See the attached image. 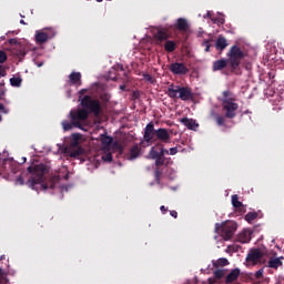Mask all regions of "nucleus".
Wrapping results in <instances>:
<instances>
[{"label":"nucleus","instance_id":"nucleus-24","mask_svg":"<svg viewBox=\"0 0 284 284\" xmlns=\"http://www.w3.org/2000/svg\"><path fill=\"white\" fill-rule=\"evenodd\" d=\"M100 141L102 145H112V141H114V139L108 135V133H102L100 134Z\"/></svg>","mask_w":284,"mask_h":284},{"label":"nucleus","instance_id":"nucleus-8","mask_svg":"<svg viewBox=\"0 0 284 284\" xmlns=\"http://www.w3.org/2000/svg\"><path fill=\"white\" fill-rule=\"evenodd\" d=\"M83 110L89 112V114H94V116L101 115V102L98 99H92L90 95H84L80 100Z\"/></svg>","mask_w":284,"mask_h":284},{"label":"nucleus","instance_id":"nucleus-49","mask_svg":"<svg viewBox=\"0 0 284 284\" xmlns=\"http://www.w3.org/2000/svg\"><path fill=\"white\" fill-rule=\"evenodd\" d=\"M0 88H6V81L3 80L0 81Z\"/></svg>","mask_w":284,"mask_h":284},{"label":"nucleus","instance_id":"nucleus-33","mask_svg":"<svg viewBox=\"0 0 284 284\" xmlns=\"http://www.w3.org/2000/svg\"><path fill=\"white\" fill-rule=\"evenodd\" d=\"M142 77H143L144 81H148L149 83H154V82L156 81V80H155L152 75H150L149 73H143Z\"/></svg>","mask_w":284,"mask_h":284},{"label":"nucleus","instance_id":"nucleus-29","mask_svg":"<svg viewBox=\"0 0 284 284\" xmlns=\"http://www.w3.org/2000/svg\"><path fill=\"white\" fill-rule=\"evenodd\" d=\"M255 219H258V213L256 212H248L245 215V221H247V223H252V221H255Z\"/></svg>","mask_w":284,"mask_h":284},{"label":"nucleus","instance_id":"nucleus-23","mask_svg":"<svg viewBox=\"0 0 284 284\" xmlns=\"http://www.w3.org/2000/svg\"><path fill=\"white\" fill-rule=\"evenodd\" d=\"M231 203L233 205V207H235V210H243L244 205L243 202L239 201V195L234 194L231 196Z\"/></svg>","mask_w":284,"mask_h":284},{"label":"nucleus","instance_id":"nucleus-32","mask_svg":"<svg viewBox=\"0 0 284 284\" xmlns=\"http://www.w3.org/2000/svg\"><path fill=\"white\" fill-rule=\"evenodd\" d=\"M225 276V271L224 270H216L214 272V277L217 280V281H221V278Z\"/></svg>","mask_w":284,"mask_h":284},{"label":"nucleus","instance_id":"nucleus-43","mask_svg":"<svg viewBox=\"0 0 284 284\" xmlns=\"http://www.w3.org/2000/svg\"><path fill=\"white\" fill-rule=\"evenodd\" d=\"M85 92H88L87 89H82V90L79 91V94H80L79 101H81V98L83 97V94H85Z\"/></svg>","mask_w":284,"mask_h":284},{"label":"nucleus","instance_id":"nucleus-22","mask_svg":"<svg viewBox=\"0 0 284 284\" xmlns=\"http://www.w3.org/2000/svg\"><path fill=\"white\" fill-rule=\"evenodd\" d=\"M154 38L158 41H168V39H170V33H168V31L165 30H159L155 34Z\"/></svg>","mask_w":284,"mask_h":284},{"label":"nucleus","instance_id":"nucleus-2","mask_svg":"<svg viewBox=\"0 0 284 284\" xmlns=\"http://www.w3.org/2000/svg\"><path fill=\"white\" fill-rule=\"evenodd\" d=\"M165 154L174 156V154H179V148L174 146L168 151L162 143H156L149 151V159L154 161V179L158 185H161V176L163 174V170L161 168L166 163Z\"/></svg>","mask_w":284,"mask_h":284},{"label":"nucleus","instance_id":"nucleus-4","mask_svg":"<svg viewBox=\"0 0 284 284\" xmlns=\"http://www.w3.org/2000/svg\"><path fill=\"white\" fill-rule=\"evenodd\" d=\"M220 101L222 103V110L224 111L225 119H235L239 110V103H236L234 93L230 90L223 91Z\"/></svg>","mask_w":284,"mask_h":284},{"label":"nucleus","instance_id":"nucleus-57","mask_svg":"<svg viewBox=\"0 0 284 284\" xmlns=\"http://www.w3.org/2000/svg\"><path fill=\"white\" fill-rule=\"evenodd\" d=\"M0 39L1 41H6V36H2Z\"/></svg>","mask_w":284,"mask_h":284},{"label":"nucleus","instance_id":"nucleus-28","mask_svg":"<svg viewBox=\"0 0 284 284\" xmlns=\"http://www.w3.org/2000/svg\"><path fill=\"white\" fill-rule=\"evenodd\" d=\"M62 128L64 132H70L74 128L73 120L69 122L68 120L62 121Z\"/></svg>","mask_w":284,"mask_h":284},{"label":"nucleus","instance_id":"nucleus-13","mask_svg":"<svg viewBox=\"0 0 284 284\" xmlns=\"http://www.w3.org/2000/svg\"><path fill=\"white\" fill-rule=\"evenodd\" d=\"M174 28L179 30V32H187V30H190V24L185 18H179Z\"/></svg>","mask_w":284,"mask_h":284},{"label":"nucleus","instance_id":"nucleus-25","mask_svg":"<svg viewBox=\"0 0 284 284\" xmlns=\"http://www.w3.org/2000/svg\"><path fill=\"white\" fill-rule=\"evenodd\" d=\"M164 50L165 52H174V50H176V42L172 40H166V42L164 43Z\"/></svg>","mask_w":284,"mask_h":284},{"label":"nucleus","instance_id":"nucleus-5","mask_svg":"<svg viewBox=\"0 0 284 284\" xmlns=\"http://www.w3.org/2000/svg\"><path fill=\"white\" fill-rule=\"evenodd\" d=\"M166 94L170 99H181V101H192L194 93L190 87L170 84Z\"/></svg>","mask_w":284,"mask_h":284},{"label":"nucleus","instance_id":"nucleus-17","mask_svg":"<svg viewBox=\"0 0 284 284\" xmlns=\"http://www.w3.org/2000/svg\"><path fill=\"white\" fill-rule=\"evenodd\" d=\"M283 256L281 257H271L268 261V267L272 270H278V267L283 266V261H281Z\"/></svg>","mask_w":284,"mask_h":284},{"label":"nucleus","instance_id":"nucleus-34","mask_svg":"<svg viewBox=\"0 0 284 284\" xmlns=\"http://www.w3.org/2000/svg\"><path fill=\"white\" fill-rule=\"evenodd\" d=\"M215 121H216L217 125H225V116H223V115H216Z\"/></svg>","mask_w":284,"mask_h":284},{"label":"nucleus","instance_id":"nucleus-47","mask_svg":"<svg viewBox=\"0 0 284 284\" xmlns=\"http://www.w3.org/2000/svg\"><path fill=\"white\" fill-rule=\"evenodd\" d=\"M72 136H73V139L77 141V140H79V139L81 138V134H79V133H73Z\"/></svg>","mask_w":284,"mask_h":284},{"label":"nucleus","instance_id":"nucleus-20","mask_svg":"<svg viewBox=\"0 0 284 284\" xmlns=\"http://www.w3.org/2000/svg\"><path fill=\"white\" fill-rule=\"evenodd\" d=\"M69 79L72 85H81V72H72Z\"/></svg>","mask_w":284,"mask_h":284},{"label":"nucleus","instance_id":"nucleus-55","mask_svg":"<svg viewBox=\"0 0 284 284\" xmlns=\"http://www.w3.org/2000/svg\"><path fill=\"white\" fill-rule=\"evenodd\" d=\"M3 260H6V255L0 256V261H3Z\"/></svg>","mask_w":284,"mask_h":284},{"label":"nucleus","instance_id":"nucleus-61","mask_svg":"<svg viewBox=\"0 0 284 284\" xmlns=\"http://www.w3.org/2000/svg\"><path fill=\"white\" fill-rule=\"evenodd\" d=\"M23 163H26V158H23Z\"/></svg>","mask_w":284,"mask_h":284},{"label":"nucleus","instance_id":"nucleus-18","mask_svg":"<svg viewBox=\"0 0 284 284\" xmlns=\"http://www.w3.org/2000/svg\"><path fill=\"white\" fill-rule=\"evenodd\" d=\"M215 48L216 50H220L221 52H223V50L227 48V39H225V37L223 36H220L215 42Z\"/></svg>","mask_w":284,"mask_h":284},{"label":"nucleus","instance_id":"nucleus-36","mask_svg":"<svg viewBox=\"0 0 284 284\" xmlns=\"http://www.w3.org/2000/svg\"><path fill=\"white\" fill-rule=\"evenodd\" d=\"M263 274H264V270H263V268H260V270L255 273L254 277L258 281V280L263 278Z\"/></svg>","mask_w":284,"mask_h":284},{"label":"nucleus","instance_id":"nucleus-58","mask_svg":"<svg viewBox=\"0 0 284 284\" xmlns=\"http://www.w3.org/2000/svg\"><path fill=\"white\" fill-rule=\"evenodd\" d=\"M120 89L125 90V85H121Z\"/></svg>","mask_w":284,"mask_h":284},{"label":"nucleus","instance_id":"nucleus-44","mask_svg":"<svg viewBox=\"0 0 284 284\" xmlns=\"http://www.w3.org/2000/svg\"><path fill=\"white\" fill-rule=\"evenodd\" d=\"M171 216H173V219H178L179 217V213L176 211H170Z\"/></svg>","mask_w":284,"mask_h":284},{"label":"nucleus","instance_id":"nucleus-14","mask_svg":"<svg viewBox=\"0 0 284 284\" xmlns=\"http://www.w3.org/2000/svg\"><path fill=\"white\" fill-rule=\"evenodd\" d=\"M241 276V268H234L225 277L226 284H232L234 281H239V277Z\"/></svg>","mask_w":284,"mask_h":284},{"label":"nucleus","instance_id":"nucleus-54","mask_svg":"<svg viewBox=\"0 0 284 284\" xmlns=\"http://www.w3.org/2000/svg\"><path fill=\"white\" fill-rule=\"evenodd\" d=\"M119 150L121 153H123V146L122 145H119Z\"/></svg>","mask_w":284,"mask_h":284},{"label":"nucleus","instance_id":"nucleus-7","mask_svg":"<svg viewBox=\"0 0 284 284\" xmlns=\"http://www.w3.org/2000/svg\"><path fill=\"white\" fill-rule=\"evenodd\" d=\"M226 57L229 58L231 70H239L242 59L247 57V53H245L239 44H234L229 50Z\"/></svg>","mask_w":284,"mask_h":284},{"label":"nucleus","instance_id":"nucleus-41","mask_svg":"<svg viewBox=\"0 0 284 284\" xmlns=\"http://www.w3.org/2000/svg\"><path fill=\"white\" fill-rule=\"evenodd\" d=\"M3 97H6V88L0 87V101H1V99H3Z\"/></svg>","mask_w":284,"mask_h":284},{"label":"nucleus","instance_id":"nucleus-53","mask_svg":"<svg viewBox=\"0 0 284 284\" xmlns=\"http://www.w3.org/2000/svg\"><path fill=\"white\" fill-rule=\"evenodd\" d=\"M134 99H139V94L136 92L133 93Z\"/></svg>","mask_w":284,"mask_h":284},{"label":"nucleus","instance_id":"nucleus-45","mask_svg":"<svg viewBox=\"0 0 284 284\" xmlns=\"http://www.w3.org/2000/svg\"><path fill=\"white\" fill-rule=\"evenodd\" d=\"M17 183H19V185H23V176H19L18 179H17Z\"/></svg>","mask_w":284,"mask_h":284},{"label":"nucleus","instance_id":"nucleus-11","mask_svg":"<svg viewBox=\"0 0 284 284\" xmlns=\"http://www.w3.org/2000/svg\"><path fill=\"white\" fill-rule=\"evenodd\" d=\"M263 256H265V254L262 253L261 248H253L246 256V263L256 265L257 263H261V258H263Z\"/></svg>","mask_w":284,"mask_h":284},{"label":"nucleus","instance_id":"nucleus-16","mask_svg":"<svg viewBox=\"0 0 284 284\" xmlns=\"http://www.w3.org/2000/svg\"><path fill=\"white\" fill-rule=\"evenodd\" d=\"M252 241V232L244 230L242 233L237 235L239 243H250Z\"/></svg>","mask_w":284,"mask_h":284},{"label":"nucleus","instance_id":"nucleus-31","mask_svg":"<svg viewBox=\"0 0 284 284\" xmlns=\"http://www.w3.org/2000/svg\"><path fill=\"white\" fill-rule=\"evenodd\" d=\"M65 153H67L71 159H77V156H81V150H74V151H68V150H65Z\"/></svg>","mask_w":284,"mask_h":284},{"label":"nucleus","instance_id":"nucleus-40","mask_svg":"<svg viewBox=\"0 0 284 284\" xmlns=\"http://www.w3.org/2000/svg\"><path fill=\"white\" fill-rule=\"evenodd\" d=\"M6 74H8V73L6 72V67H3V65L0 64V79H1V77H6Z\"/></svg>","mask_w":284,"mask_h":284},{"label":"nucleus","instance_id":"nucleus-38","mask_svg":"<svg viewBox=\"0 0 284 284\" xmlns=\"http://www.w3.org/2000/svg\"><path fill=\"white\" fill-rule=\"evenodd\" d=\"M203 45L205 47L204 51L210 52V48H212V44H210V40H205L203 42Z\"/></svg>","mask_w":284,"mask_h":284},{"label":"nucleus","instance_id":"nucleus-37","mask_svg":"<svg viewBox=\"0 0 284 284\" xmlns=\"http://www.w3.org/2000/svg\"><path fill=\"white\" fill-rule=\"evenodd\" d=\"M214 23H217V26H224L225 24V18H216L213 20Z\"/></svg>","mask_w":284,"mask_h":284},{"label":"nucleus","instance_id":"nucleus-19","mask_svg":"<svg viewBox=\"0 0 284 284\" xmlns=\"http://www.w3.org/2000/svg\"><path fill=\"white\" fill-rule=\"evenodd\" d=\"M181 123L185 125L189 130H194V128H199L196 121L190 118H182Z\"/></svg>","mask_w":284,"mask_h":284},{"label":"nucleus","instance_id":"nucleus-6","mask_svg":"<svg viewBox=\"0 0 284 284\" xmlns=\"http://www.w3.org/2000/svg\"><path fill=\"white\" fill-rule=\"evenodd\" d=\"M239 225L234 221L215 223L214 232L223 237V241H232Z\"/></svg>","mask_w":284,"mask_h":284},{"label":"nucleus","instance_id":"nucleus-9","mask_svg":"<svg viewBox=\"0 0 284 284\" xmlns=\"http://www.w3.org/2000/svg\"><path fill=\"white\" fill-rule=\"evenodd\" d=\"M70 116L71 121H73L74 128L83 130V124H81V121H87L88 116H90V112L84 109H79L78 111H71Z\"/></svg>","mask_w":284,"mask_h":284},{"label":"nucleus","instance_id":"nucleus-3","mask_svg":"<svg viewBox=\"0 0 284 284\" xmlns=\"http://www.w3.org/2000/svg\"><path fill=\"white\" fill-rule=\"evenodd\" d=\"M170 132L165 128L154 129V123L150 122L144 129L143 140L145 143H170Z\"/></svg>","mask_w":284,"mask_h":284},{"label":"nucleus","instance_id":"nucleus-26","mask_svg":"<svg viewBox=\"0 0 284 284\" xmlns=\"http://www.w3.org/2000/svg\"><path fill=\"white\" fill-rule=\"evenodd\" d=\"M230 265V261L225 257H221L217 261L213 262L214 267H225Z\"/></svg>","mask_w":284,"mask_h":284},{"label":"nucleus","instance_id":"nucleus-39","mask_svg":"<svg viewBox=\"0 0 284 284\" xmlns=\"http://www.w3.org/2000/svg\"><path fill=\"white\" fill-rule=\"evenodd\" d=\"M0 112H2V114H8L10 111L8 109H6L3 103H0Z\"/></svg>","mask_w":284,"mask_h":284},{"label":"nucleus","instance_id":"nucleus-62","mask_svg":"<svg viewBox=\"0 0 284 284\" xmlns=\"http://www.w3.org/2000/svg\"><path fill=\"white\" fill-rule=\"evenodd\" d=\"M0 121H1V115H0Z\"/></svg>","mask_w":284,"mask_h":284},{"label":"nucleus","instance_id":"nucleus-56","mask_svg":"<svg viewBox=\"0 0 284 284\" xmlns=\"http://www.w3.org/2000/svg\"><path fill=\"white\" fill-rule=\"evenodd\" d=\"M206 17H209V18L212 17V13L210 11H207Z\"/></svg>","mask_w":284,"mask_h":284},{"label":"nucleus","instance_id":"nucleus-46","mask_svg":"<svg viewBox=\"0 0 284 284\" xmlns=\"http://www.w3.org/2000/svg\"><path fill=\"white\" fill-rule=\"evenodd\" d=\"M105 161H112V153H108L106 155H105Z\"/></svg>","mask_w":284,"mask_h":284},{"label":"nucleus","instance_id":"nucleus-50","mask_svg":"<svg viewBox=\"0 0 284 284\" xmlns=\"http://www.w3.org/2000/svg\"><path fill=\"white\" fill-rule=\"evenodd\" d=\"M69 179H70V173H67V174L64 175V180H65V181H69Z\"/></svg>","mask_w":284,"mask_h":284},{"label":"nucleus","instance_id":"nucleus-27","mask_svg":"<svg viewBox=\"0 0 284 284\" xmlns=\"http://www.w3.org/2000/svg\"><path fill=\"white\" fill-rule=\"evenodd\" d=\"M10 83L12 88H21V83H23V79H21V77H13L10 79Z\"/></svg>","mask_w":284,"mask_h":284},{"label":"nucleus","instance_id":"nucleus-35","mask_svg":"<svg viewBox=\"0 0 284 284\" xmlns=\"http://www.w3.org/2000/svg\"><path fill=\"white\" fill-rule=\"evenodd\" d=\"M8 61V53L6 51H0V63H6Z\"/></svg>","mask_w":284,"mask_h":284},{"label":"nucleus","instance_id":"nucleus-1","mask_svg":"<svg viewBox=\"0 0 284 284\" xmlns=\"http://www.w3.org/2000/svg\"><path fill=\"white\" fill-rule=\"evenodd\" d=\"M28 173L30 174L29 180L27 181L28 187H31V190H36V192H39V190H54L57 187V183L61 181V176L53 175L48 183H44L45 181V173L48 172V168L45 164H36L34 166H28L27 168Z\"/></svg>","mask_w":284,"mask_h":284},{"label":"nucleus","instance_id":"nucleus-60","mask_svg":"<svg viewBox=\"0 0 284 284\" xmlns=\"http://www.w3.org/2000/svg\"><path fill=\"white\" fill-rule=\"evenodd\" d=\"M120 70L123 72V70H124L123 67H121Z\"/></svg>","mask_w":284,"mask_h":284},{"label":"nucleus","instance_id":"nucleus-51","mask_svg":"<svg viewBox=\"0 0 284 284\" xmlns=\"http://www.w3.org/2000/svg\"><path fill=\"white\" fill-rule=\"evenodd\" d=\"M245 69H246V70H251V69H252V64H250V63L246 64V65H245Z\"/></svg>","mask_w":284,"mask_h":284},{"label":"nucleus","instance_id":"nucleus-48","mask_svg":"<svg viewBox=\"0 0 284 284\" xmlns=\"http://www.w3.org/2000/svg\"><path fill=\"white\" fill-rule=\"evenodd\" d=\"M160 210H161L162 214H165V212H168V209L165 207V205H162L160 207Z\"/></svg>","mask_w":284,"mask_h":284},{"label":"nucleus","instance_id":"nucleus-21","mask_svg":"<svg viewBox=\"0 0 284 284\" xmlns=\"http://www.w3.org/2000/svg\"><path fill=\"white\" fill-rule=\"evenodd\" d=\"M48 39H50V36H48L45 32L40 31L36 33L37 43L43 44L48 41Z\"/></svg>","mask_w":284,"mask_h":284},{"label":"nucleus","instance_id":"nucleus-30","mask_svg":"<svg viewBox=\"0 0 284 284\" xmlns=\"http://www.w3.org/2000/svg\"><path fill=\"white\" fill-rule=\"evenodd\" d=\"M10 280H8V273H6L2 268H0V284H8Z\"/></svg>","mask_w":284,"mask_h":284},{"label":"nucleus","instance_id":"nucleus-10","mask_svg":"<svg viewBox=\"0 0 284 284\" xmlns=\"http://www.w3.org/2000/svg\"><path fill=\"white\" fill-rule=\"evenodd\" d=\"M169 70L172 72V74H176L178 77H184L190 72V69L183 62L171 63Z\"/></svg>","mask_w":284,"mask_h":284},{"label":"nucleus","instance_id":"nucleus-52","mask_svg":"<svg viewBox=\"0 0 284 284\" xmlns=\"http://www.w3.org/2000/svg\"><path fill=\"white\" fill-rule=\"evenodd\" d=\"M20 23H21L22 26H27V24H28V23H26L24 20H20Z\"/></svg>","mask_w":284,"mask_h":284},{"label":"nucleus","instance_id":"nucleus-12","mask_svg":"<svg viewBox=\"0 0 284 284\" xmlns=\"http://www.w3.org/2000/svg\"><path fill=\"white\" fill-rule=\"evenodd\" d=\"M139 156H141V144L135 143L130 148L128 160L134 161V159H139Z\"/></svg>","mask_w":284,"mask_h":284},{"label":"nucleus","instance_id":"nucleus-59","mask_svg":"<svg viewBox=\"0 0 284 284\" xmlns=\"http://www.w3.org/2000/svg\"><path fill=\"white\" fill-rule=\"evenodd\" d=\"M98 3H101V1H103V0H95Z\"/></svg>","mask_w":284,"mask_h":284},{"label":"nucleus","instance_id":"nucleus-42","mask_svg":"<svg viewBox=\"0 0 284 284\" xmlns=\"http://www.w3.org/2000/svg\"><path fill=\"white\" fill-rule=\"evenodd\" d=\"M9 43L11 45H17V43H19V41L17 40V38H11V39H9Z\"/></svg>","mask_w":284,"mask_h":284},{"label":"nucleus","instance_id":"nucleus-15","mask_svg":"<svg viewBox=\"0 0 284 284\" xmlns=\"http://www.w3.org/2000/svg\"><path fill=\"white\" fill-rule=\"evenodd\" d=\"M227 63H230V60L221 59L213 62V72H219L220 70H225L227 68Z\"/></svg>","mask_w":284,"mask_h":284}]
</instances>
